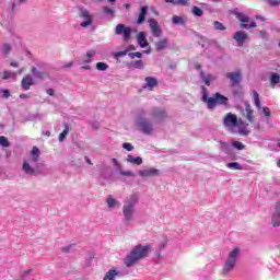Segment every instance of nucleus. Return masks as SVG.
<instances>
[{
  "mask_svg": "<svg viewBox=\"0 0 280 280\" xmlns=\"http://www.w3.org/2000/svg\"><path fill=\"white\" fill-rule=\"evenodd\" d=\"M225 78L230 80L231 84L233 86H237L240 82H242V71L237 70L235 72H228L225 73Z\"/></svg>",
  "mask_w": 280,
  "mask_h": 280,
  "instance_id": "nucleus-10",
  "label": "nucleus"
},
{
  "mask_svg": "<svg viewBox=\"0 0 280 280\" xmlns=\"http://www.w3.org/2000/svg\"><path fill=\"white\" fill-rule=\"evenodd\" d=\"M152 253V245L150 244H138L136 245L131 252L125 257L124 264L130 268V266H135L141 259H145Z\"/></svg>",
  "mask_w": 280,
  "mask_h": 280,
  "instance_id": "nucleus-2",
  "label": "nucleus"
},
{
  "mask_svg": "<svg viewBox=\"0 0 280 280\" xmlns=\"http://www.w3.org/2000/svg\"><path fill=\"white\" fill-rule=\"evenodd\" d=\"M121 176H135L132 171H120Z\"/></svg>",
  "mask_w": 280,
  "mask_h": 280,
  "instance_id": "nucleus-51",
  "label": "nucleus"
},
{
  "mask_svg": "<svg viewBox=\"0 0 280 280\" xmlns=\"http://www.w3.org/2000/svg\"><path fill=\"white\" fill-rule=\"evenodd\" d=\"M240 253L242 249L240 247H235L232 252H230L228 259L223 266V275H229L231 270L235 268V264H237V257H240Z\"/></svg>",
  "mask_w": 280,
  "mask_h": 280,
  "instance_id": "nucleus-5",
  "label": "nucleus"
},
{
  "mask_svg": "<svg viewBox=\"0 0 280 280\" xmlns=\"http://www.w3.org/2000/svg\"><path fill=\"white\" fill-rule=\"evenodd\" d=\"M172 23L173 25H185V23H187V19L178 15H173Z\"/></svg>",
  "mask_w": 280,
  "mask_h": 280,
  "instance_id": "nucleus-28",
  "label": "nucleus"
},
{
  "mask_svg": "<svg viewBox=\"0 0 280 280\" xmlns=\"http://www.w3.org/2000/svg\"><path fill=\"white\" fill-rule=\"evenodd\" d=\"M223 126L232 135H242L243 137H248L250 130H248V124L243 122L242 119H237V115L233 113H228L223 118Z\"/></svg>",
  "mask_w": 280,
  "mask_h": 280,
  "instance_id": "nucleus-1",
  "label": "nucleus"
},
{
  "mask_svg": "<svg viewBox=\"0 0 280 280\" xmlns=\"http://www.w3.org/2000/svg\"><path fill=\"white\" fill-rule=\"evenodd\" d=\"M85 162H86L89 165H93V162H91V159H89V156H85Z\"/></svg>",
  "mask_w": 280,
  "mask_h": 280,
  "instance_id": "nucleus-60",
  "label": "nucleus"
},
{
  "mask_svg": "<svg viewBox=\"0 0 280 280\" xmlns=\"http://www.w3.org/2000/svg\"><path fill=\"white\" fill-rule=\"evenodd\" d=\"M136 126L140 132H143V135H152V132H154V125L152 124V120L148 119L143 112L137 116Z\"/></svg>",
  "mask_w": 280,
  "mask_h": 280,
  "instance_id": "nucleus-4",
  "label": "nucleus"
},
{
  "mask_svg": "<svg viewBox=\"0 0 280 280\" xmlns=\"http://www.w3.org/2000/svg\"><path fill=\"white\" fill-rule=\"evenodd\" d=\"M97 71H106L108 69V63L106 62H97L96 63Z\"/></svg>",
  "mask_w": 280,
  "mask_h": 280,
  "instance_id": "nucleus-41",
  "label": "nucleus"
},
{
  "mask_svg": "<svg viewBox=\"0 0 280 280\" xmlns=\"http://www.w3.org/2000/svg\"><path fill=\"white\" fill-rule=\"evenodd\" d=\"M95 56H97V50L95 49L88 50L86 54L83 55L81 58V65H91Z\"/></svg>",
  "mask_w": 280,
  "mask_h": 280,
  "instance_id": "nucleus-15",
  "label": "nucleus"
},
{
  "mask_svg": "<svg viewBox=\"0 0 280 280\" xmlns=\"http://www.w3.org/2000/svg\"><path fill=\"white\" fill-rule=\"evenodd\" d=\"M122 148H124V150H127V152H132L135 150V147H132L128 142L122 143Z\"/></svg>",
  "mask_w": 280,
  "mask_h": 280,
  "instance_id": "nucleus-48",
  "label": "nucleus"
},
{
  "mask_svg": "<svg viewBox=\"0 0 280 280\" xmlns=\"http://www.w3.org/2000/svg\"><path fill=\"white\" fill-rule=\"evenodd\" d=\"M10 51H12V46H10V44H3L1 47V54L4 56V58H8Z\"/></svg>",
  "mask_w": 280,
  "mask_h": 280,
  "instance_id": "nucleus-32",
  "label": "nucleus"
},
{
  "mask_svg": "<svg viewBox=\"0 0 280 280\" xmlns=\"http://www.w3.org/2000/svg\"><path fill=\"white\" fill-rule=\"evenodd\" d=\"M81 65H82L81 69H84L85 71L91 70V65L90 63H81Z\"/></svg>",
  "mask_w": 280,
  "mask_h": 280,
  "instance_id": "nucleus-56",
  "label": "nucleus"
},
{
  "mask_svg": "<svg viewBox=\"0 0 280 280\" xmlns=\"http://www.w3.org/2000/svg\"><path fill=\"white\" fill-rule=\"evenodd\" d=\"M200 78L205 82L206 86H211V82H214L215 75L213 74H205V72H200Z\"/></svg>",
  "mask_w": 280,
  "mask_h": 280,
  "instance_id": "nucleus-23",
  "label": "nucleus"
},
{
  "mask_svg": "<svg viewBox=\"0 0 280 280\" xmlns=\"http://www.w3.org/2000/svg\"><path fill=\"white\" fill-rule=\"evenodd\" d=\"M117 56H118L119 58H124V56H128V49L117 52Z\"/></svg>",
  "mask_w": 280,
  "mask_h": 280,
  "instance_id": "nucleus-55",
  "label": "nucleus"
},
{
  "mask_svg": "<svg viewBox=\"0 0 280 280\" xmlns=\"http://www.w3.org/2000/svg\"><path fill=\"white\" fill-rule=\"evenodd\" d=\"M226 167L229 170H242V164L237 163V162H231L226 164Z\"/></svg>",
  "mask_w": 280,
  "mask_h": 280,
  "instance_id": "nucleus-37",
  "label": "nucleus"
},
{
  "mask_svg": "<svg viewBox=\"0 0 280 280\" xmlns=\"http://www.w3.org/2000/svg\"><path fill=\"white\" fill-rule=\"evenodd\" d=\"M139 176H141L142 178H149L150 176H159L160 171L158 168H144V170H140L138 172Z\"/></svg>",
  "mask_w": 280,
  "mask_h": 280,
  "instance_id": "nucleus-16",
  "label": "nucleus"
},
{
  "mask_svg": "<svg viewBox=\"0 0 280 280\" xmlns=\"http://www.w3.org/2000/svg\"><path fill=\"white\" fill-rule=\"evenodd\" d=\"M34 85V79L32 78V75L27 74L23 78L22 80V88L24 89V91H30V86Z\"/></svg>",
  "mask_w": 280,
  "mask_h": 280,
  "instance_id": "nucleus-21",
  "label": "nucleus"
},
{
  "mask_svg": "<svg viewBox=\"0 0 280 280\" xmlns=\"http://www.w3.org/2000/svg\"><path fill=\"white\" fill-rule=\"evenodd\" d=\"M271 84H279L280 83V75L277 72H272L270 75Z\"/></svg>",
  "mask_w": 280,
  "mask_h": 280,
  "instance_id": "nucleus-35",
  "label": "nucleus"
},
{
  "mask_svg": "<svg viewBox=\"0 0 280 280\" xmlns=\"http://www.w3.org/2000/svg\"><path fill=\"white\" fill-rule=\"evenodd\" d=\"M243 30H253V27H257V23L252 22L250 24H242Z\"/></svg>",
  "mask_w": 280,
  "mask_h": 280,
  "instance_id": "nucleus-47",
  "label": "nucleus"
},
{
  "mask_svg": "<svg viewBox=\"0 0 280 280\" xmlns=\"http://www.w3.org/2000/svg\"><path fill=\"white\" fill-rule=\"evenodd\" d=\"M67 135H69V128L66 127L65 130L59 135V141L62 142L67 139Z\"/></svg>",
  "mask_w": 280,
  "mask_h": 280,
  "instance_id": "nucleus-43",
  "label": "nucleus"
},
{
  "mask_svg": "<svg viewBox=\"0 0 280 280\" xmlns=\"http://www.w3.org/2000/svg\"><path fill=\"white\" fill-rule=\"evenodd\" d=\"M46 93H47V95H54V89H48V90L46 91Z\"/></svg>",
  "mask_w": 280,
  "mask_h": 280,
  "instance_id": "nucleus-59",
  "label": "nucleus"
},
{
  "mask_svg": "<svg viewBox=\"0 0 280 280\" xmlns=\"http://www.w3.org/2000/svg\"><path fill=\"white\" fill-rule=\"evenodd\" d=\"M213 25H214L215 30H219V31H221V32H224V30H226V27L224 26V24H222V23L219 22V21H214Z\"/></svg>",
  "mask_w": 280,
  "mask_h": 280,
  "instance_id": "nucleus-44",
  "label": "nucleus"
},
{
  "mask_svg": "<svg viewBox=\"0 0 280 280\" xmlns=\"http://www.w3.org/2000/svg\"><path fill=\"white\" fill-rule=\"evenodd\" d=\"M253 96H254V104L256 108H261V102L259 101V93L257 91H253Z\"/></svg>",
  "mask_w": 280,
  "mask_h": 280,
  "instance_id": "nucleus-34",
  "label": "nucleus"
},
{
  "mask_svg": "<svg viewBox=\"0 0 280 280\" xmlns=\"http://www.w3.org/2000/svg\"><path fill=\"white\" fill-rule=\"evenodd\" d=\"M11 66L14 67V68H18L19 63L18 62H11Z\"/></svg>",
  "mask_w": 280,
  "mask_h": 280,
  "instance_id": "nucleus-64",
  "label": "nucleus"
},
{
  "mask_svg": "<svg viewBox=\"0 0 280 280\" xmlns=\"http://www.w3.org/2000/svg\"><path fill=\"white\" fill-rule=\"evenodd\" d=\"M131 69H145V63L143 60H136L130 63Z\"/></svg>",
  "mask_w": 280,
  "mask_h": 280,
  "instance_id": "nucleus-29",
  "label": "nucleus"
},
{
  "mask_svg": "<svg viewBox=\"0 0 280 280\" xmlns=\"http://www.w3.org/2000/svg\"><path fill=\"white\" fill-rule=\"evenodd\" d=\"M43 135H45L46 137H50L51 132H49V131H44Z\"/></svg>",
  "mask_w": 280,
  "mask_h": 280,
  "instance_id": "nucleus-63",
  "label": "nucleus"
},
{
  "mask_svg": "<svg viewBox=\"0 0 280 280\" xmlns=\"http://www.w3.org/2000/svg\"><path fill=\"white\" fill-rule=\"evenodd\" d=\"M102 10L106 14V16H115L114 9H110L109 7H103Z\"/></svg>",
  "mask_w": 280,
  "mask_h": 280,
  "instance_id": "nucleus-39",
  "label": "nucleus"
},
{
  "mask_svg": "<svg viewBox=\"0 0 280 280\" xmlns=\"http://www.w3.org/2000/svg\"><path fill=\"white\" fill-rule=\"evenodd\" d=\"M0 93H2V97H10V91L9 90H1Z\"/></svg>",
  "mask_w": 280,
  "mask_h": 280,
  "instance_id": "nucleus-54",
  "label": "nucleus"
},
{
  "mask_svg": "<svg viewBox=\"0 0 280 280\" xmlns=\"http://www.w3.org/2000/svg\"><path fill=\"white\" fill-rule=\"evenodd\" d=\"M202 102H205L210 109L218 106L215 96L209 97V90H207V88H202Z\"/></svg>",
  "mask_w": 280,
  "mask_h": 280,
  "instance_id": "nucleus-9",
  "label": "nucleus"
},
{
  "mask_svg": "<svg viewBox=\"0 0 280 280\" xmlns=\"http://www.w3.org/2000/svg\"><path fill=\"white\" fill-rule=\"evenodd\" d=\"M166 246H167V240H164L160 243L159 248L160 250H163V248H165Z\"/></svg>",
  "mask_w": 280,
  "mask_h": 280,
  "instance_id": "nucleus-52",
  "label": "nucleus"
},
{
  "mask_svg": "<svg viewBox=\"0 0 280 280\" xmlns=\"http://www.w3.org/2000/svg\"><path fill=\"white\" fill-rule=\"evenodd\" d=\"M115 277H117V270L112 269L105 273L103 280H115Z\"/></svg>",
  "mask_w": 280,
  "mask_h": 280,
  "instance_id": "nucleus-31",
  "label": "nucleus"
},
{
  "mask_svg": "<svg viewBox=\"0 0 280 280\" xmlns=\"http://www.w3.org/2000/svg\"><path fill=\"white\" fill-rule=\"evenodd\" d=\"M145 84L143 85V89H148V91H152L154 86L159 85V81L154 77H147L144 79Z\"/></svg>",
  "mask_w": 280,
  "mask_h": 280,
  "instance_id": "nucleus-18",
  "label": "nucleus"
},
{
  "mask_svg": "<svg viewBox=\"0 0 280 280\" xmlns=\"http://www.w3.org/2000/svg\"><path fill=\"white\" fill-rule=\"evenodd\" d=\"M214 97L217 100V104H229V98L220 93H215Z\"/></svg>",
  "mask_w": 280,
  "mask_h": 280,
  "instance_id": "nucleus-30",
  "label": "nucleus"
},
{
  "mask_svg": "<svg viewBox=\"0 0 280 280\" xmlns=\"http://www.w3.org/2000/svg\"><path fill=\"white\" fill-rule=\"evenodd\" d=\"M234 40L237 44V47H244V43L248 40V34L244 31H237L233 35Z\"/></svg>",
  "mask_w": 280,
  "mask_h": 280,
  "instance_id": "nucleus-11",
  "label": "nucleus"
},
{
  "mask_svg": "<svg viewBox=\"0 0 280 280\" xmlns=\"http://www.w3.org/2000/svg\"><path fill=\"white\" fill-rule=\"evenodd\" d=\"M219 143L221 152H224V154H233V148L231 144L225 141H220Z\"/></svg>",
  "mask_w": 280,
  "mask_h": 280,
  "instance_id": "nucleus-26",
  "label": "nucleus"
},
{
  "mask_svg": "<svg viewBox=\"0 0 280 280\" xmlns=\"http://www.w3.org/2000/svg\"><path fill=\"white\" fill-rule=\"evenodd\" d=\"M253 108L248 103L245 104V110L243 112L244 117L249 121V124H255V118L253 117Z\"/></svg>",
  "mask_w": 280,
  "mask_h": 280,
  "instance_id": "nucleus-19",
  "label": "nucleus"
},
{
  "mask_svg": "<svg viewBox=\"0 0 280 280\" xmlns=\"http://www.w3.org/2000/svg\"><path fill=\"white\" fill-rule=\"evenodd\" d=\"M262 113H264L265 117H270V108L264 107Z\"/></svg>",
  "mask_w": 280,
  "mask_h": 280,
  "instance_id": "nucleus-53",
  "label": "nucleus"
},
{
  "mask_svg": "<svg viewBox=\"0 0 280 280\" xmlns=\"http://www.w3.org/2000/svg\"><path fill=\"white\" fill-rule=\"evenodd\" d=\"M116 36H122L124 40L128 42L132 36V28L125 24H117L115 27Z\"/></svg>",
  "mask_w": 280,
  "mask_h": 280,
  "instance_id": "nucleus-7",
  "label": "nucleus"
},
{
  "mask_svg": "<svg viewBox=\"0 0 280 280\" xmlns=\"http://www.w3.org/2000/svg\"><path fill=\"white\" fill-rule=\"evenodd\" d=\"M79 16L80 19H82L81 27H90V25H93V15L91 11L86 9H81Z\"/></svg>",
  "mask_w": 280,
  "mask_h": 280,
  "instance_id": "nucleus-8",
  "label": "nucleus"
},
{
  "mask_svg": "<svg viewBox=\"0 0 280 280\" xmlns=\"http://www.w3.org/2000/svg\"><path fill=\"white\" fill-rule=\"evenodd\" d=\"M270 5H280V0H269Z\"/></svg>",
  "mask_w": 280,
  "mask_h": 280,
  "instance_id": "nucleus-57",
  "label": "nucleus"
},
{
  "mask_svg": "<svg viewBox=\"0 0 280 280\" xmlns=\"http://www.w3.org/2000/svg\"><path fill=\"white\" fill-rule=\"evenodd\" d=\"M137 43L141 49H145V47H150V43H148V38L145 37V32H140L137 35Z\"/></svg>",
  "mask_w": 280,
  "mask_h": 280,
  "instance_id": "nucleus-17",
  "label": "nucleus"
},
{
  "mask_svg": "<svg viewBox=\"0 0 280 280\" xmlns=\"http://www.w3.org/2000/svg\"><path fill=\"white\" fill-rule=\"evenodd\" d=\"M107 202V207L109 209H119L121 207V202L115 198H113V196H109L106 200Z\"/></svg>",
  "mask_w": 280,
  "mask_h": 280,
  "instance_id": "nucleus-22",
  "label": "nucleus"
},
{
  "mask_svg": "<svg viewBox=\"0 0 280 280\" xmlns=\"http://www.w3.org/2000/svg\"><path fill=\"white\" fill-rule=\"evenodd\" d=\"M148 10L149 8L147 5L140 8V13L137 20L138 25H143V23L145 22V16H148Z\"/></svg>",
  "mask_w": 280,
  "mask_h": 280,
  "instance_id": "nucleus-20",
  "label": "nucleus"
},
{
  "mask_svg": "<svg viewBox=\"0 0 280 280\" xmlns=\"http://www.w3.org/2000/svg\"><path fill=\"white\" fill-rule=\"evenodd\" d=\"M32 73H33V75H35V78H45V73L38 71V69H36V68L32 69Z\"/></svg>",
  "mask_w": 280,
  "mask_h": 280,
  "instance_id": "nucleus-46",
  "label": "nucleus"
},
{
  "mask_svg": "<svg viewBox=\"0 0 280 280\" xmlns=\"http://www.w3.org/2000/svg\"><path fill=\"white\" fill-rule=\"evenodd\" d=\"M271 224H272V226H280V202L279 201H277L273 206Z\"/></svg>",
  "mask_w": 280,
  "mask_h": 280,
  "instance_id": "nucleus-12",
  "label": "nucleus"
},
{
  "mask_svg": "<svg viewBox=\"0 0 280 280\" xmlns=\"http://www.w3.org/2000/svg\"><path fill=\"white\" fill-rule=\"evenodd\" d=\"M170 45V39L163 38L155 43L156 51H163V49H166V47Z\"/></svg>",
  "mask_w": 280,
  "mask_h": 280,
  "instance_id": "nucleus-25",
  "label": "nucleus"
},
{
  "mask_svg": "<svg viewBox=\"0 0 280 280\" xmlns=\"http://www.w3.org/2000/svg\"><path fill=\"white\" fill-rule=\"evenodd\" d=\"M30 275H32V269L22 271L20 277H21V279H27V277H30Z\"/></svg>",
  "mask_w": 280,
  "mask_h": 280,
  "instance_id": "nucleus-49",
  "label": "nucleus"
},
{
  "mask_svg": "<svg viewBox=\"0 0 280 280\" xmlns=\"http://www.w3.org/2000/svg\"><path fill=\"white\" fill-rule=\"evenodd\" d=\"M22 170L28 176H34V174H36V171L38 170V162L31 160V158H28L27 160H24Z\"/></svg>",
  "mask_w": 280,
  "mask_h": 280,
  "instance_id": "nucleus-6",
  "label": "nucleus"
},
{
  "mask_svg": "<svg viewBox=\"0 0 280 280\" xmlns=\"http://www.w3.org/2000/svg\"><path fill=\"white\" fill-rule=\"evenodd\" d=\"M0 145H2V148H10V141H8V138L0 136Z\"/></svg>",
  "mask_w": 280,
  "mask_h": 280,
  "instance_id": "nucleus-40",
  "label": "nucleus"
},
{
  "mask_svg": "<svg viewBox=\"0 0 280 280\" xmlns=\"http://www.w3.org/2000/svg\"><path fill=\"white\" fill-rule=\"evenodd\" d=\"M236 18L238 19V21L241 23H249L250 22V18H248L247 15H245L244 13H237Z\"/></svg>",
  "mask_w": 280,
  "mask_h": 280,
  "instance_id": "nucleus-36",
  "label": "nucleus"
},
{
  "mask_svg": "<svg viewBox=\"0 0 280 280\" xmlns=\"http://www.w3.org/2000/svg\"><path fill=\"white\" fill-rule=\"evenodd\" d=\"M128 56H129V58H131V60H135V58H143V54L140 51L129 52Z\"/></svg>",
  "mask_w": 280,
  "mask_h": 280,
  "instance_id": "nucleus-45",
  "label": "nucleus"
},
{
  "mask_svg": "<svg viewBox=\"0 0 280 280\" xmlns=\"http://www.w3.org/2000/svg\"><path fill=\"white\" fill-rule=\"evenodd\" d=\"M65 67H66V69H69V68H71V67H73V61H70V62L67 63Z\"/></svg>",
  "mask_w": 280,
  "mask_h": 280,
  "instance_id": "nucleus-61",
  "label": "nucleus"
},
{
  "mask_svg": "<svg viewBox=\"0 0 280 280\" xmlns=\"http://www.w3.org/2000/svg\"><path fill=\"white\" fill-rule=\"evenodd\" d=\"M127 163H132L133 165H141L143 163V159H141V156L135 158L133 155H128Z\"/></svg>",
  "mask_w": 280,
  "mask_h": 280,
  "instance_id": "nucleus-27",
  "label": "nucleus"
},
{
  "mask_svg": "<svg viewBox=\"0 0 280 280\" xmlns=\"http://www.w3.org/2000/svg\"><path fill=\"white\" fill-rule=\"evenodd\" d=\"M112 163L115 165V167H120L121 164H119V161H117V159H113Z\"/></svg>",
  "mask_w": 280,
  "mask_h": 280,
  "instance_id": "nucleus-58",
  "label": "nucleus"
},
{
  "mask_svg": "<svg viewBox=\"0 0 280 280\" xmlns=\"http://www.w3.org/2000/svg\"><path fill=\"white\" fill-rule=\"evenodd\" d=\"M20 98H21V100H26V98H27V95H26V94H21V95H20Z\"/></svg>",
  "mask_w": 280,
  "mask_h": 280,
  "instance_id": "nucleus-62",
  "label": "nucleus"
},
{
  "mask_svg": "<svg viewBox=\"0 0 280 280\" xmlns=\"http://www.w3.org/2000/svg\"><path fill=\"white\" fill-rule=\"evenodd\" d=\"M28 159L38 163L40 161V149L33 147Z\"/></svg>",
  "mask_w": 280,
  "mask_h": 280,
  "instance_id": "nucleus-24",
  "label": "nucleus"
},
{
  "mask_svg": "<svg viewBox=\"0 0 280 280\" xmlns=\"http://www.w3.org/2000/svg\"><path fill=\"white\" fill-rule=\"evenodd\" d=\"M189 3V0H174V5H187Z\"/></svg>",
  "mask_w": 280,
  "mask_h": 280,
  "instance_id": "nucleus-50",
  "label": "nucleus"
},
{
  "mask_svg": "<svg viewBox=\"0 0 280 280\" xmlns=\"http://www.w3.org/2000/svg\"><path fill=\"white\" fill-rule=\"evenodd\" d=\"M191 12L195 16H202V14H205L200 7H192Z\"/></svg>",
  "mask_w": 280,
  "mask_h": 280,
  "instance_id": "nucleus-38",
  "label": "nucleus"
},
{
  "mask_svg": "<svg viewBox=\"0 0 280 280\" xmlns=\"http://www.w3.org/2000/svg\"><path fill=\"white\" fill-rule=\"evenodd\" d=\"M152 117L154 121H163L167 117V113L163 108L155 107L152 110Z\"/></svg>",
  "mask_w": 280,
  "mask_h": 280,
  "instance_id": "nucleus-14",
  "label": "nucleus"
},
{
  "mask_svg": "<svg viewBox=\"0 0 280 280\" xmlns=\"http://www.w3.org/2000/svg\"><path fill=\"white\" fill-rule=\"evenodd\" d=\"M141 200V192H132L124 201L122 215L125 222H132L135 220V211L137 205Z\"/></svg>",
  "mask_w": 280,
  "mask_h": 280,
  "instance_id": "nucleus-3",
  "label": "nucleus"
},
{
  "mask_svg": "<svg viewBox=\"0 0 280 280\" xmlns=\"http://www.w3.org/2000/svg\"><path fill=\"white\" fill-rule=\"evenodd\" d=\"M2 78H3V80H10V78H11L12 80L16 81V73H14V72H12L10 70H5L3 72V77Z\"/></svg>",
  "mask_w": 280,
  "mask_h": 280,
  "instance_id": "nucleus-33",
  "label": "nucleus"
},
{
  "mask_svg": "<svg viewBox=\"0 0 280 280\" xmlns=\"http://www.w3.org/2000/svg\"><path fill=\"white\" fill-rule=\"evenodd\" d=\"M149 27L155 38H160L162 31L161 26L159 25V22L155 19L149 20Z\"/></svg>",
  "mask_w": 280,
  "mask_h": 280,
  "instance_id": "nucleus-13",
  "label": "nucleus"
},
{
  "mask_svg": "<svg viewBox=\"0 0 280 280\" xmlns=\"http://www.w3.org/2000/svg\"><path fill=\"white\" fill-rule=\"evenodd\" d=\"M232 148H235V150H244V148H246V145H244V143H242L240 141H234L232 143Z\"/></svg>",
  "mask_w": 280,
  "mask_h": 280,
  "instance_id": "nucleus-42",
  "label": "nucleus"
}]
</instances>
